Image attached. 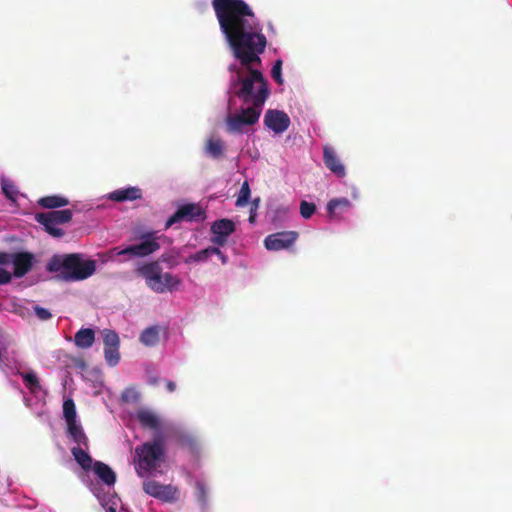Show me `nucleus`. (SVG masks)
I'll return each instance as SVG.
<instances>
[{
	"mask_svg": "<svg viewBox=\"0 0 512 512\" xmlns=\"http://www.w3.org/2000/svg\"><path fill=\"white\" fill-rule=\"evenodd\" d=\"M212 6L233 56L248 72L243 77L237 70L238 77L233 85H239V89L235 95L244 103L263 108L270 94L268 81L260 70L252 68L254 64H261L260 54L267 45L262 27L243 0H212Z\"/></svg>",
	"mask_w": 512,
	"mask_h": 512,
	"instance_id": "1",
	"label": "nucleus"
},
{
	"mask_svg": "<svg viewBox=\"0 0 512 512\" xmlns=\"http://www.w3.org/2000/svg\"><path fill=\"white\" fill-rule=\"evenodd\" d=\"M46 268L49 272H60L66 280L79 281L94 274L96 262L83 261L79 254L54 255L48 261Z\"/></svg>",
	"mask_w": 512,
	"mask_h": 512,
	"instance_id": "2",
	"label": "nucleus"
},
{
	"mask_svg": "<svg viewBox=\"0 0 512 512\" xmlns=\"http://www.w3.org/2000/svg\"><path fill=\"white\" fill-rule=\"evenodd\" d=\"M137 458L136 472L143 477V472H153L165 457V437L158 433L152 441L145 442L135 448Z\"/></svg>",
	"mask_w": 512,
	"mask_h": 512,
	"instance_id": "3",
	"label": "nucleus"
},
{
	"mask_svg": "<svg viewBox=\"0 0 512 512\" xmlns=\"http://www.w3.org/2000/svg\"><path fill=\"white\" fill-rule=\"evenodd\" d=\"M137 274L144 278L146 285L156 293L176 290L181 280L171 274L163 273L158 261L146 263L136 270Z\"/></svg>",
	"mask_w": 512,
	"mask_h": 512,
	"instance_id": "4",
	"label": "nucleus"
},
{
	"mask_svg": "<svg viewBox=\"0 0 512 512\" xmlns=\"http://www.w3.org/2000/svg\"><path fill=\"white\" fill-rule=\"evenodd\" d=\"M134 240L137 244L129 245L123 249L115 248L117 255H128L130 258H143L149 256L160 249L159 237L156 231H138L135 233Z\"/></svg>",
	"mask_w": 512,
	"mask_h": 512,
	"instance_id": "5",
	"label": "nucleus"
},
{
	"mask_svg": "<svg viewBox=\"0 0 512 512\" xmlns=\"http://www.w3.org/2000/svg\"><path fill=\"white\" fill-rule=\"evenodd\" d=\"M262 107L249 106L241 108L235 114H229L226 118V127L229 133H245L247 126H252L259 121Z\"/></svg>",
	"mask_w": 512,
	"mask_h": 512,
	"instance_id": "6",
	"label": "nucleus"
},
{
	"mask_svg": "<svg viewBox=\"0 0 512 512\" xmlns=\"http://www.w3.org/2000/svg\"><path fill=\"white\" fill-rule=\"evenodd\" d=\"M72 210H53L45 213H38L35 219L38 223L45 227V230L53 237H61L64 231L58 228V225L68 223L72 220Z\"/></svg>",
	"mask_w": 512,
	"mask_h": 512,
	"instance_id": "7",
	"label": "nucleus"
},
{
	"mask_svg": "<svg viewBox=\"0 0 512 512\" xmlns=\"http://www.w3.org/2000/svg\"><path fill=\"white\" fill-rule=\"evenodd\" d=\"M143 490L149 496L168 503L177 501L179 494L176 486L172 484L164 485L156 480L144 481Z\"/></svg>",
	"mask_w": 512,
	"mask_h": 512,
	"instance_id": "8",
	"label": "nucleus"
},
{
	"mask_svg": "<svg viewBox=\"0 0 512 512\" xmlns=\"http://www.w3.org/2000/svg\"><path fill=\"white\" fill-rule=\"evenodd\" d=\"M205 217L204 210L197 204H184L180 206L176 212L171 215L166 223H165V229H168L172 227L174 224L182 221H194L203 219Z\"/></svg>",
	"mask_w": 512,
	"mask_h": 512,
	"instance_id": "9",
	"label": "nucleus"
},
{
	"mask_svg": "<svg viewBox=\"0 0 512 512\" xmlns=\"http://www.w3.org/2000/svg\"><path fill=\"white\" fill-rule=\"evenodd\" d=\"M298 232L296 231H281L268 235L264 240V245L267 250L279 251L288 249L294 245L298 239Z\"/></svg>",
	"mask_w": 512,
	"mask_h": 512,
	"instance_id": "10",
	"label": "nucleus"
},
{
	"mask_svg": "<svg viewBox=\"0 0 512 512\" xmlns=\"http://www.w3.org/2000/svg\"><path fill=\"white\" fill-rule=\"evenodd\" d=\"M289 116L281 110L268 109L264 115V125L275 134L285 132L290 126Z\"/></svg>",
	"mask_w": 512,
	"mask_h": 512,
	"instance_id": "11",
	"label": "nucleus"
},
{
	"mask_svg": "<svg viewBox=\"0 0 512 512\" xmlns=\"http://www.w3.org/2000/svg\"><path fill=\"white\" fill-rule=\"evenodd\" d=\"M34 255L29 252H17L12 254L11 262L14 266L13 274L15 277H23L32 268Z\"/></svg>",
	"mask_w": 512,
	"mask_h": 512,
	"instance_id": "12",
	"label": "nucleus"
},
{
	"mask_svg": "<svg viewBox=\"0 0 512 512\" xmlns=\"http://www.w3.org/2000/svg\"><path fill=\"white\" fill-rule=\"evenodd\" d=\"M323 161L325 166L337 177H344L346 175L345 167L332 147H324Z\"/></svg>",
	"mask_w": 512,
	"mask_h": 512,
	"instance_id": "13",
	"label": "nucleus"
},
{
	"mask_svg": "<svg viewBox=\"0 0 512 512\" xmlns=\"http://www.w3.org/2000/svg\"><path fill=\"white\" fill-rule=\"evenodd\" d=\"M137 420L139 421L142 428L159 431L161 428L160 418L153 411L142 408L137 411Z\"/></svg>",
	"mask_w": 512,
	"mask_h": 512,
	"instance_id": "14",
	"label": "nucleus"
},
{
	"mask_svg": "<svg viewBox=\"0 0 512 512\" xmlns=\"http://www.w3.org/2000/svg\"><path fill=\"white\" fill-rule=\"evenodd\" d=\"M108 198L115 202L134 201L142 198V190L138 187L117 189L111 192Z\"/></svg>",
	"mask_w": 512,
	"mask_h": 512,
	"instance_id": "15",
	"label": "nucleus"
},
{
	"mask_svg": "<svg viewBox=\"0 0 512 512\" xmlns=\"http://www.w3.org/2000/svg\"><path fill=\"white\" fill-rule=\"evenodd\" d=\"M95 474L108 486H112L116 482L115 472L105 463L95 461L93 465Z\"/></svg>",
	"mask_w": 512,
	"mask_h": 512,
	"instance_id": "16",
	"label": "nucleus"
},
{
	"mask_svg": "<svg viewBox=\"0 0 512 512\" xmlns=\"http://www.w3.org/2000/svg\"><path fill=\"white\" fill-rule=\"evenodd\" d=\"M95 341V332L91 328H81L74 335V343L78 348L88 349Z\"/></svg>",
	"mask_w": 512,
	"mask_h": 512,
	"instance_id": "17",
	"label": "nucleus"
},
{
	"mask_svg": "<svg viewBox=\"0 0 512 512\" xmlns=\"http://www.w3.org/2000/svg\"><path fill=\"white\" fill-rule=\"evenodd\" d=\"M71 453L78 463V465L85 471L93 468L94 462L92 457L81 446H76L71 449Z\"/></svg>",
	"mask_w": 512,
	"mask_h": 512,
	"instance_id": "18",
	"label": "nucleus"
},
{
	"mask_svg": "<svg viewBox=\"0 0 512 512\" xmlns=\"http://www.w3.org/2000/svg\"><path fill=\"white\" fill-rule=\"evenodd\" d=\"M235 224L230 219H219L211 225L212 234L230 236L235 231Z\"/></svg>",
	"mask_w": 512,
	"mask_h": 512,
	"instance_id": "19",
	"label": "nucleus"
},
{
	"mask_svg": "<svg viewBox=\"0 0 512 512\" xmlns=\"http://www.w3.org/2000/svg\"><path fill=\"white\" fill-rule=\"evenodd\" d=\"M38 204L46 209H56L67 206L69 200L59 195L45 196L38 200Z\"/></svg>",
	"mask_w": 512,
	"mask_h": 512,
	"instance_id": "20",
	"label": "nucleus"
},
{
	"mask_svg": "<svg viewBox=\"0 0 512 512\" xmlns=\"http://www.w3.org/2000/svg\"><path fill=\"white\" fill-rule=\"evenodd\" d=\"M68 426V434L71 436L74 442L78 444V446H84L88 448V437L84 433L82 427L77 424V422L67 424Z\"/></svg>",
	"mask_w": 512,
	"mask_h": 512,
	"instance_id": "21",
	"label": "nucleus"
},
{
	"mask_svg": "<svg viewBox=\"0 0 512 512\" xmlns=\"http://www.w3.org/2000/svg\"><path fill=\"white\" fill-rule=\"evenodd\" d=\"M140 341L146 346H154L159 342V331L157 327H148L140 335Z\"/></svg>",
	"mask_w": 512,
	"mask_h": 512,
	"instance_id": "22",
	"label": "nucleus"
},
{
	"mask_svg": "<svg viewBox=\"0 0 512 512\" xmlns=\"http://www.w3.org/2000/svg\"><path fill=\"white\" fill-rule=\"evenodd\" d=\"M207 153L215 158H221L224 154V143L220 139H209L206 143Z\"/></svg>",
	"mask_w": 512,
	"mask_h": 512,
	"instance_id": "23",
	"label": "nucleus"
},
{
	"mask_svg": "<svg viewBox=\"0 0 512 512\" xmlns=\"http://www.w3.org/2000/svg\"><path fill=\"white\" fill-rule=\"evenodd\" d=\"M351 203L347 198H335L331 199L327 204V212L333 216L336 214L338 209H347Z\"/></svg>",
	"mask_w": 512,
	"mask_h": 512,
	"instance_id": "24",
	"label": "nucleus"
},
{
	"mask_svg": "<svg viewBox=\"0 0 512 512\" xmlns=\"http://www.w3.org/2000/svg\"><path fill=\"white\" fill-rule=\"evenodd\" d=\"M214 254H220V249L218 247L210 246L191 255L190 260L194 262H204Z\"/></svg>",
	"mask_w": 512,
	"mask_h": 512,
	"instance_id": "25",
	"label": "nucleus"
},
{
	"mask_svg": "<svg viewBox=\"0 0 512 512\" xmlns=\"http://www.w3.org/2000/svg\"><path fill=\"white\" fill-rule=\"evenodd\" d=\"M25 386L31 391L36 392L40 390V383L37 375L34 372L20 373Z\"/></svg>",
	"mask_w": 512,
	"mask_h": 512,
	"instance_id": "26",
	"label": "nucleus"
},
{
	"mask_svg": "<svg viewBox=\"0 0 512 512\" xmlns=\"http://www.w3.org/2000/svg\"><path fill=\"white\" fill-rule=\"evenodd\" d=\"M1 188H2L3 194L6 196L7 199H9L13 202L16 200V197L18 195V190H17L15 184L11 180L2 179Z\"/></svg>",
	"mask_w": 512,
	"mask_h": 512,
	"instance_id": "27",
	"label": "nucleus"
},
{
	"mask_svg": "<svg viewBox=\"0 0 512 512\" xmlns=\"http://www.w3.org/2000/svg\"><path fill=\"white\" fill-rule=\"evenodd\" d=\"M63 414L67 424L76 422V408L72 399H67L63 403Z\"/></svg>",
	"mask_w": 512,
	"mask_h": 512,
	"instance_id": "28",
	"label": "nucleus"
},
{
	"mask_svg": "<svg viewBox=\"0 0 512 512\" xmlns=\"http://www.w3.org/2000/svg\"><path fill=\"white\" fill-rule=\"evenodd\" d=\"M104 354L110 366H116L120 360L119 346L104 347Z\"/></svg>",
	"mask_w": 512,
	"mask_h": 512,
	"instance_id": "29",
	"label": "nucleus"
},
{
	"mask_svg": "<svg viewBox=\"0 0 512 512\" xmlns=\"http://www.w3.org/2000/svg\"><path fill=\"white\" fill-rule=\"evenodd\" d=\"M250 194H251V191H250L249 183H248V181H244L241 186V189L239 191L238 198L236 200V206H238V207L245 206L249 201Z\"/></svg>",
	"mask_w": 512,
	"mask_h": 512,
	"instance_id": "30",
	"label": "nucleus"
},
{
	"mask_svg": "<svg viewBox=\"0 0 512 512\" xmlns=\"http://www.w3.org/2000/svg\"><path fill=\"white\" fill-rule=\"evenodd\" d=\"M102 334H103L104 347L119 346V343H120L119 336L115 331L105 329V330H103Z\"/></svg>",
	"mask_w": 512,
	"mask_h": 512,
	"instance_id": "31",
	"label": "nucleus"
},
{
	"mask_svg": "<svg viewBox=\"0 0 512 512\" xmlns=\"http://www.w3.org/2000/svg\"><path fill=\"white\" fill-rule=\"evenodd\" d=\"M121 400L124 403H137L140 400V394L135 388L129 387L122 392Z\"/></svg>",
	"mask_w": 512,
	"mask_h": 512,
	"instance_id": "32",
	"label": "nucleus"
},
{
	"mask_svg": "<svg viewBox=\"0 0 512 512\" xmlns=\"http://www.w3.org/2000/svg\"><path fill=\"white\" fill-rule=\"evenodd\" d=\"M316 206L314 203L305 200L300 203V214L304 219H309L315 212Z\"/></svg>",
	"mask_w": 512,
	"mask_h": 512,
	"instance_id": "33",
	"label": "nucleus"
},
{
	"mask_svg": "<svg viewBox=\"0 0 512 512\" xmlns=\"http://www.w3.org/2000/svg\"><path fill=\"white\" fill-rule=\"evenodd\" d=\"M282 60L278 59L274 63L272 69H271V77L276 81L277 84L282 85L283 84V78H282Z\"/></svg>",
	"mask_w": 512,
	"mask_h": 512,
	"instance_id": "34",
	"label": "nucleus"
},
{
	"mask_svg": "<svg viewBox=\"0 0 512 512\" xmlns=\"http://www.w3.org/2000/svg\"><path fill=\"white\" fill-rule=\"evenodd\" d=\"M34 312L38 319H40L41 321L49 320L52 317V314L50 313L49 310L38 305L34 307Z\"/></svg>",
	"mask_w": 512,
	"mask_h": 512,
	"instance_id": "35",
	"label": "nucleus"
},
{
	"mask_svg": "<svg viewBox=\"0 0 512 512\" xmlns=\"http://www.w3.org/2000/svg\"><path fill=\"white\" fill-rule=\"evenodd\" d=\"M197 488V498L202 503L205 504L207 501V490L203 483L197 482L196 484Z\"/></svg>",
	"mask_w": 512,
	"mask_h": 512,
	"instance_id": "36",
	"label": "nucleus"
},
{
	"mask_svg": "<svg viewBox=\"0 0 512 512\" xmlns=\"http://www.w3.org/2000/svg\"><path fill=\"white\" fill-rule=\"evenodd\" d=\"M227 237L228 236H222L220 234H213V237L211 238V242L214 244V245H217V246H223L226 244L227 242Z\"/></svg>",
	"mask_w": 512,
	"mask_h": 512,
	"instance_id": "37",
	"label": "nucleus"
},
{
	"mask_svg": "<svg viewBox=\"0 0 512 512\" xmlns=\"http://www.w3.org/2000/svg\"><path fill=\"white\" fill-rule=\"evenodd\" d=\"M12 275L7 270L0 268V285L7 284L11 281Z\"/></svg>",
	"mask_w": 512,
	"mask_h": 512,
	"instance_id": "38",
	"label": "nucleus"
},
{
	"mask_svg": "<svg viewBox=\"0 0 512 512\" xmlns=\"http://www.w3.org/2000/svg\"><path fill=\"white\" fill-rule=\"evenodd\" d=\"M12 254L0 252V264H8L11 262Z\"/></svg>",
	"mask_w": 512,
	"mask_h": 512,
	"instance_id": "39",
	"label": "nucleus"
},
{
	"mask_svg": "<svg viewBox=\"0 0 512 512\" xmlns=\"http://www.w3.org/2000/svg\"><path fill=\"white\" fill-rule=\"evenodd\" d=\"M166 388H167V390H168L170 393L174 392V391L176 390V384H175V382H173V381H171V380H168V381L166 382Z\"/></svg>",
	"mask_w": 512,
	"mask_h": 512,
	"instance_id": "40",
	"label": "nucleus"
},
{
	"mask_svg": "<svg viewBox=\"0 0 512 512\" xmlns=\"http://www.w3.org/2000/svg\"><path fill=\"white\" fill-rule=\"evenodd\" d=\"M216 255L219 257V259L221 260V262H222L223 264H226V263H227V259H228V258H227V256H226L224 253H222V252L220 251V254H216Z\"/></svg>",
	"mask_w": 512,
	"mask_h": 512,
	"instance_id": "41",
	"label": "nucleus"
},
{
	"mask_svg": "<svg viewBox=\"0 0 512 512\" xmlns=\"http://www.w3.org/2000/svg\"><path fill=\"white\" fill-rule=\"evenodd\" d=\"M107 512H116V509L112 506L108 507Z\"/></svg>",
	"mask_w": 512,
	"mask_h": 512,
	"instance_id": "42",
	"label": "nucleus"
},
{
	"mask_svg": "<svg viewBox=\"0 0 512 512\" xmlns=\"http://www.w3.org/2000/svg\"><path fill=\"white\" fill-rule=\"evenodd\" d=\"M235 69H236L235 65H231V66H230V70H231V71H233V70H235Z\"/></svg>",
	"mask_w": 512,
	"mask_h": 512,
	"instance_id": "43",
	"label": "nucleus"
}]
</instances>
